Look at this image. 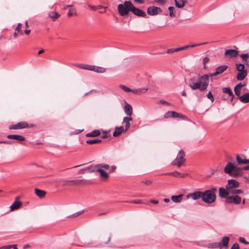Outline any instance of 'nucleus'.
Wrapping results in <instances>:
<instances>
[{"label":"nucleus","mask_w":249,"mask_h":249,"mask_svg":"<svg viewBox=\"0 0 249 249\" xmlns=\"http://www.w3.org/2000/svg\"><path fill=\"white\" fill-rule=\"evenodd\" d=\"M132 120L131 117H124L123 119V123L125 124V131H127L130 126V122Z\"/></svg>","instance_id":"5701e85b"},{"label":"nucleus","mask_w":249,"mask_h":249,"mask_svg":"<svg viewBox=\"0 0 249 249\" xmlns=\"http://www.w3.org/2000/svg\"><path fill=\"white\" fill-rule=\"evenodd\" d=\"M29 127V125L27 122H20L17 124L11 125L9 126V129H19Z\"/></svg>","instance_id":"1a4fd4ad"},{"label":"nucleus","mask_w":249,"mask_h":249,"mask_svg":"<svg viewBox=\"0 0 249 249\" xmlns=\"http://www.w3.org/2000/svg\"><path fill=\"white\" fill-rule=\"evenodd\" d=\"M141 183L145 184L147 185H150L152 184V181L150 180H146L144 181V180L141 181Z\"/></svg>","instance_id":"3c124183"},{"label":"nucleus","mask_w":249,"mask_h":249,"mask_svg":"<svg viewBox=\"0 0 249 249\" xmlns=\"http://www.w3.org/2000/svg\"><path fill=\"white\" fill-rule=\"evenodd\" d=\"M133 4L130 1H125L123 3L119 4L117 6L119 14L122 17L127 15L129 12H131Z\"/></svg>","instance_id":"7ed1b4c3"},{"label":"nucleus","mask_w":249,"mask_h":249,"mask_svg":"<svg viewBox=\"0 0 249 249\" xmlns=\"http://www.w3.org/2000/svg\"><path fill=\"white\" fill-rule=\"evenodd\" d=\"M236 160L239 165L249 163V159H246L245 156L244 155H237L236 156Z\"/></svg>","instance_id":"4468645a"},{"label":"nucleus","mask_w":249,"mask_h":249,"mask_svg":"<svg viewBox=\"0 0 249 249\" xmlns=\"http://www.w3.org/2000/svg\"><path fill=\"white\" fill-rule=\"evenodd\" d=\"M89 6L90 8H91V9H93V10H97V9H99V8H98V7H100V6H99L98 7H97V6H91V5H89Z\"/></svg>","instance_id":"0e129e2a"},{"label":"nucleus","mask_w":249,"mask_h":249,"mask_svg":"<svg viewBox=\"0 0 249 249\" xmlns=\"http://www.w3.org/2000/svg\"><path fill=\"white\" fill-rule=\"evenodd\" d=\"M234 90L235 95L240 97L241 89H238L237 88L234 87Z\"/></svg>","instance_id":"de8ad7c7"},{"label":"nucleus","mask_w":249,"mask_h":249,"mask_svg":"<svg viewBox=\"0 0 249 249\" xmlns=\"http://www.w3.org/2000/svg\"><path fill=\"white\" fill-rule=\"evenodd\" d=\"M134 1L136 2L139 3L140 4H142L144 3L143 0H134Z\"/></svg>","instance_id":"338daca9"},{"label":"nucleus","mask_w":249,"mask_h":249,"mask_svg":"<svg viewBox=\"0 0 249 249\" xmlns=\"http://www.w3.org/2000/svg\"><path fill=\"white\" fill-rule=\"evenodd\" d=\"M155 1L160 5H164L166 2V0H155Z\"/></svg>","instance_id":"5fc2aeb1"},{"label":"nucleus","mask_w":249,"mask_h":249,"mask_svg":"<svg viewBox=\"0 0 249 249\" xmlns=\"http://www.w3.org/2000/svg\"><path fill=\"white\" fill-rule=\"evenodd\" d=\"M207 97L209 99L211 102H213V101H214V97L213 96V94L212 93V92L211 91H209L207 95Z\"/></svg>","instance_id":"49530a36"},{"label":"nucleus","mask_w":249,"mask_h":249,"mask_svg":"<svg viewBox=\"0 0 249 249\" xmlns=\"http://www.w3.org/2000/svg\"><path fill=\"white\" fill-rule=\"evenodd\" d=\"M21 205V203L20 201L16 200L10 206V210L14 211L15 210H17L19 208Z\"/></svg>","instance_id":"c756f323"},{"label":"nucleus","mask_w":249,"mask_h":249,"mask_svg":"<svg viewBox=\"0 0 249 249\" xmlns=\"http://www.w3.org/2000/svg\"><path fill=\"white\" fill-rule=\"evenodd\" d=\"M228 69L227 65H222L216 68L215 71L213 73L204 74L200 77L196 82H195V78L190 79V87L193 90L199 89L201 91H204L207 89L209 83V77L216 76L224 72Z\"/></svg>","instance_id":"f257e3e1"},{"label":"nucleus","mask_w":249,"mask_h":249,"mask_svg":"<svg viewBox=\"0 0 249 249\" xmlns=\"http://www.w3.org/2000/svg\"><path fill=\"white\" fill-rule=\"evenodd\" d=\"M94 71L98 72V73H104L106 71V69L103 67H96L94 66Z\"/></svg>","instance_id":"e433bc0d"},{"label":"nucleus","mask_w":249,"mask_h":249,"mask_svg":"<svg viewBox=\"0 0 249 249\" xmlns=\"http://www.w3.org/2000/svg\"><path fill=\"white\" fill-rule=\"evenodd\" d=\"M83 211H80V212H77V213H74V214H73V215H74V216H75H75H78V215H80L81 214H82V213H83Z\"/></svg>","instance_id":"69168bd1"},{"label":"nucleus","mask_w":249,"mask_h":249,"mask_svg":"<svg viewBox=\"0 0 249 249\" xmlns=\"http://www.w3.org/2000/svg\"><path fill=\"white\" fill-rule=\"evenodd\" d=\"M101 132L99 130L95 129L90 133H88L86 135V137H95L99 136Z\"/></svg>","instance_id":"c85d7f7f"},{"label":"nucleus","mask_w":249,"mask_h":249,"mask_svg":"<svg viewBox=\"0 0 249 249\" xmlns=\"http://www.w3.org/2000/svg\"><path fill=\"white\" fill-rule=\"evenodd\" d=\"M222 90L223 93L228 94L229 96H234V94L231 89L229 87L223 88H222Z\"/></svg>","instance_id":"2f4dec72"},{"label":"nucleus","mask_w":249,"mask_h":249,"mask_svg":"<svg viewBox=\"0 0 249 249\" xmlns=\"http://www.w3.org/2000/svg\"><path fill=\"white\" fill-rule=\"evenodd\" d=\"M116 169V166L115 165H113V166H112L111 167H110V169H109V170H110V172L111 173V172H115Z\"/></svg>","instance_id":"bf43d9fd"},{"label":"nucleus","mask_w":249,"mask_h":249,"mask_svg":"<svg viewBox=\"0 0 249 249\" xmlns=\"http://www.w3.org/2000/svg\"><path fill=\"white\" fill-rule=\"evenodd\" d=\"M235 165L231 162H229L225 166L224 171L225 173L229 174L231 176L233 170L235 168Z\"/></svg>","instance_id":"2eb2a0df"},{"label":"nucleus","mask_w":249,"mask_h":249,"mask_svg":"<svg viewBox=\"0 0 249 249\" xmlns=\"http://www.w3.org/2000/svg\"><path fill=\"white\" fill-rule=\"evenodd\" d=\"M97 167L101 168V169L104 168L105 169H106V170L110 169V166L108 164H105V163L97 164Z\"/></svg>","instance_id":"58836bf2"},{"label":"nucleus","mask_w":249,"mask_h":249,"mask_svg":"<svg viewBox=\"0 0 249 249\" xmlns=\"http://www.w3.org/2000/svg\"><path fill=\"white\" fill-rule=\"evenodd\" d=\"M7 138L9 139L15 140H17V141H19V142H22V141H25V138L23 136H22L21 135H16V134L8 135L7 136Z\"/></svg>","instance_id":"a211bd4d"},{"label":"nucleus","mask_w":249,"mask_h":249,"mask_svg":"<svg viewBox=\"0 0 249 249\" xmlns=\"http://www.w3.org/2000/svg\"><path fill=\"white\" fill-rule=\"evenodd\" d=\"M35 193L40 198H44L46 194V191L37 188H35Z\"/></svg>","instance_id":"4be33fe9"},{"label":"nucleus","mask_w":249,"mask_h":249,"mask_svg":"<svg viewBox=\"0 0 249 249\" xmlns=\"http://www.w3.org/2000/svg\"><path fill=\"white\" fill-rule=\"evenodd\" d=\"M76 14V11L75 9H70L68 13V16L69 17H71L74 15H75Z\"/></svg>","instance_id":"a18cd8bd"},{"label":"nucleus","mask_w":249,"mask_h":249,"mask_svg":"<svg viewBox=\"0 0 249 249\" xmlns=\"http://www.w3.org/2000/svg\"><path fill=\"white\" fill-rule=\"evenodd\" d=\"M83 69L93 71V70H94L95 68H94V66L89 65H84V68Z\"/></svg>","instance_id":"79ce46f5"},{"label":"nucleus","mask_w":249,"mask_h":249,"mask_svg":"<svg viewBox=\"0 0 249 249\" xmlns=\"http://www.w3.org/2000/svg\"><path fill=\"white\" fill-rule=\"evenodd\" d=\"M243 172L242 171V169L240 167H238L235 166V168L233 171L231 176L236 178L238 177H240L243 175Z\"/></svg>","instance_id":"f3484780"},{"label":"nucleus","mask_w":249,"mask_h":249,"mask_svg":"<svg viewBox=\"0 0 249 249\" xmlns=\"http://www.w3.org/2000/svg\"><path fill=\"white\" fill-rule=\"evenodd\" d=\"M148 90V88H141L138 89H132L131 92L136 94H141L145 93Z\"/></svg>","instance_id":"bb28decb"},{"label":"nucleus","mask_w":249,"mask_h":249,"mask_svg":"<svg viewBox=\"0 0 249 249\" xmlns=\"http://www.w3.org/2000/svg\"><path fill=\"white\" fill-rule=\"evenodd\" d=\"M230 191L231 194H241L243 193V191L240 189L231 190Z\"/></svg>","instance_id":"ea45409f"},{"label":"nucleus","mask_w":249,"mask_h":249,"mask_svg":"<svg viewBox=\"0 0 249 249\" xmlns=\"http://www.w3.org/2000/svg\"><path fill=\"white\" fill-rule=\"evenodd\" d=\"M124 127L121 126L120 127H116L115 130L113 133L114 137H117L119 136L122 132H125Z\"/></svg>","instance_id":"412c9836"},{"label":"nucleus","mask_w":249,"mask_h":249,"mask_svg":"<svg viewBox=\"0 0 249 249\" xmlns=\"http://www.w3.org/2000/svg\"><path fill=\"white\" fill-rule=\"evenodd\" d=\"M236 69L238 72L236 76V78L239 81L243 80L247 75L248 71L245 68V65L243 64H236Z\"/></svg>","instance_id":"20e7f679"},{"label":"nucleus","mask_w":249,"mask_h":249,"mask_svg":"<svg viewBox=\"0 0 249 249\" xmlns=\"http://www.w3.org/2000/svg\"><path fill=\"white\" fill-rule=\"evenodd\" d=\"M130 203H133L135 204H142L143 203L142 200L141 199H138L135 200H132L130 201Z\"/></svg>","instance_id":"864d4df0"},{"label":"nucleus","mask_w":249,"mask_h":249,"mask_svg":"<svg viewBox=\"0 0 249 249\" xmlns=\"http://www.w3.org/2000/svg\"><path fill=\"white\" fill-rule=\"evenodd\" d=\"M230 194V191L223 188H220L219 189V196L221 198H227Z\"/></svg>","instance_id":"6ab92c4d"},{"label":"nucleus","mask_w":249,"mask_h":249,"mask_svg":"<svg viewBox=\"0 0 249 249\" xmlns=\"http://www.w3.org/2000/svg\"><path fill=\"white\" fill-rule=\"evenodd\" d=\"M87 181L84 179H74L65 181L63 186L77 185L79 183H86Z\"/></svg>","instance_id":"9d476101"},{"label":"nucleus","mask_w":249,"mask_h":249,"mask_svg":"<svg viewBox=\"0 0 249 249\" xmlns=\"http://www.w3.org/2000/svg\"><path fill=\"white\" fill-rule=\"evenodd\" d=\"M158 103L159 104L161 103V104H162L164 105H169V104L167 102L164 101V100L159 101Z\"/></svg>","instance_id":"680f3d73"},{"label":"nucleus","mask_w":249,"mask_h":249,"mask_svg":"<svg viewBox=\"0 0 249 249\" xmlns=\"http://www.w3.org/2000/svg\"><path fill=\"white\" fill-rule=\"evenodd\" d=\"M172 118H178L179 120H185L187 117L183 114L172 111Z\"/></svg>","instance_id":"b1692460"},{"label":"nucleus","mask_w":249,"mask_h":249,"mask_svg":"<svg viewBox=\"0 0 249 249\" xmlns=\"http://www.w3.org/2000/svg\"><path fill=\"white\" fill-rule=\"evenodd\" d=\"M239 241L240 242H241V243H244V244H246V245H248V244H249V242H248V241H247L246 240L245 238H244V237H239Z\"/></svg>","instance_id":"8fccbe9b"},{"label":"nucleus","mask_w":249,"mask_h":249,"mask_svg":"<svg viewBox=\"0 0 249 249\" xmlns=\"http://www.w3.org/2000/svg\"><path fill=\"white\" fill-rule=\"evenodd\" d=\"M171 117V111H168L166 114L164 115V118L167 119Z\"/></svg>","instance_id":"603ef678"},{"label":"nucleus","mask_w":249,"mask_h":249,"mask_svg":"<svg viewBox=\"0 0 249 249\" xmlns=\"http://www.w3.org/2000/svg\"><path fill=\"white\" fill-rule=\"evenodd\" d=\"M202 192L196 191L193 193H189L187 196V198H191L194 200H197L199 198L202 199Z\"/></svg>","instance_id":"f8f14e48"},{"label":"nucleus","mask_w":249,"mask_h":249,"mask_svg":"<svg viewBox=\"0 0 249 249\" xmlns=\"http://www.w3.org/2000/svg\"><path fill=\"white\" fill-rule=\"evenodd\" d=\"M228 184L226 185V188L228 191L235 189L239 186V183L235 179H229Z\"/></svg>","instance_id":"6e6552de"},{"label":"nucleus","mask_w":249,"mask_h":249,"mask_svg":"<svg viewBox=\"0 0 249 249\" xmlns=\"http://www.w3.org/2000/svg\"><path fill=\"white\" fill-rule=\"evenodd\" d=\"M221 246V243H213L209 244L207 247L209 249H216L220 248Z\"/></svg>","instance_id":"72a5a7b5"},{"label":"nucleus","mask_w":249,"mask_h":249,"mask_svg":"<svg viewBox=\"0 0 249 249\" xmlns=\"http://www.w3.org/2000/svg\"><path fill=\"white\" fill-rule=\"evenodd\" d=\"M226 202L228 204H239L241 202V197L237 195L229 196L226 198Z\"/></svg>","instance_id":"423d86ee"},{"label":"nucleus","mask_w":249,"mask_h":249,"mask_svg":"<svg viewBox=\"0 0 249 249\" xmlns=\"http://www.w3.org/2000/svg\"><path fill=\"white\" fill-rule=\"evenodd\" d=\"M135 15L142 18H145L147 16L146 13L142 11V10L136 8L133 5V7L132 8L131 11Z\"/></svg>","instance_id":"ddd939ff"},{"label":"nucleus","mask_w":249,"mask_h":249,"mask_svg":"<svg viewBox=\"0 0 249 249\" xmlns=\"http://www.w3.org/2000/svg\"><path fill=\"white\" fill-rule=\"evenodd\" d=\"M225 55L228 58L235 57L238 55V51L233 49L226 50Z\"/></svg>","instance_id":"dca6fc26"},{"label":"nucleus","mask_w":249,"mask_h":249,"mask_svg":"<svg viewBox=\"0 0 249 249\" xmlns=\"http://www.w3.org/2000/svg\"><path fill=\"white\" fill-rule=\"evenodd\" d=\"M230 241V238L228 237L225 236L222 239V245L223 247L227 248Z\"/></svg>","instance_id":"c9c22d12"},{"label":"nucleus","mask_w":249,"mask_h":249,"mask_svg":"<svg viewBox=\"0 0 249 249\" xmlns=\"http://www.w3.org/2000/svg\"><path fill=\"white\" fill-rule=\"evenodd\" d=\"M162 12L161 9L155 6H150L147 9V13L149 15L155 16Z\"/></svg>","instance_id":"0eeeda50"},{"label":"nucleus","mask_w":249,"mask_h":249,"mask_svg":"<svg viewBox=\"0 0 249 249\" xmlns=\"http://www.w3.org/2000/svg\"><path fill=\"white\" fill-rule=\"evenodd\" d=\"M231 249H239V245L238 243H234L231 247Z\"/></svg>","instance_id":"6e6d98bb"},{"label":"nucleus","mask_w":249,"mask_h":249,"mask_svg":"<svg viewBox=\"0 0 249 249\" xmlns=\"http://www.w3.org/2000/svg\"><path fill=\"white\" fill-rule=\"evenodd\" d=\"M124 111L127 115L130 117L132 114V107L131 106L126 103L124 107Z\"/></svg>","instance_id":"aec40b11"},{"label":"nucleus","mask_w":249,"mask_h":249,"mask_svg":"<svg viewBox=\"0 0 249 249\" xmlns=\"http://www.w3.org/2000/svg\"><path fill=\"white\" fill-rule=\"evenodd\" d=\"M74 65L80 69H83L84 68V65L82 64H74Z\"/></svg>","instance_id":"052dcab7"},{"label":"nucleus","mask_w":249,"mask_h":249,"mask_svg":"<svg viewBox=\"0 0 249 249\" xmlns=\"http://www.w3.org/2000/svg\"><path fill=\"white\" fill-rule=\"evenodd\" d=\"M98 168L97 167V165H96L95 166H89L87 168L89 171L90 173L94 172L95 171L97 172Z\"/></svg>","instance_id":"37998d69"},{"label":"nucleus","mask_w":249,"mask_h":249,"mask_svg":"<svg viewBox=\"0 0 249 249\" xmlns=\"http://www.w3.org/2000/svg\"><path fill=\"white\" fill-rule=\"evenodd\" d=\"M120 87L121 89L125 92H131L132 91V89H130V88L123 85H120Z\"/></svg>","instance_id":"c03bdc74"},{"label":"nucleus","mask_w":249,"mask_h":249,"mask_svg":"<svg viewBox=\"0 0 249 249\" xmlns=\"http://www.w3.org/2000/svg\"><path fill=\"white\" fill-rule=\"evenodd\" d=\"M210 60V59L209 57H205L204 58H203V64L204 65H205L207 63H208V62Z\"/></svg>","instance_id":"4d7b16f0"},{"label":"nucleus","mask_w":249,"mask_h":249,"mask_svg":"<svg viewBox=\"0 0 249 249\" xmlns=\"http://www.w3.org/2000/svg\"><path fill=\"white\" fill-rule=\"evenodd\" d=\"M21 26H22V24L21 23H18V26H17V28L15 29L16 31H17L18 33H20V34H22V33L21 32Z\"/></svg>","instance_id":"09e8293b"},{"label":"nucleus","mask_w":249,"mask_h":249,"mask_svg":"<svg viewBox=\"0 0 249 249\" xmlns=\"http://www.w3.org/2000/svg\"><path fill=\"white\" fill-rule=\"evenodd\" d=\"M244 86V85H243L242 83H239V84H238L237 85H236L235 86V87H236V88H237L238 89H241V88H242V87H243Z\"/></svg>","instance_id":"e2e57ef3"},{"label":"nucleus","mask_w":249,"mask_h":249,"mask_svg":"<svg viewBox=\"0 0 249 249\" xmlns=\"http://www.w3.org/2000/svg\"><path fill=\"white\" fill-rule=\"evenodd\" d=\"M216 191L217 189L215 187H213L211 189L202 192V200L208 204L214 203L216 199L215 194Z\"/></svg>","instance_id":"f03ea898"},{"label":"nucleus","mask_w":249,"mask_h":249,"mask_svg":"<svg viewBox=\"0 0 249 249\" xmlns=\"http://www.w3.org/2000/svg\"><path fill=\"white\" fill-rule=\"evenodd\" d=\"M184 195L180 194L178 196H172V201L175 203H180L182 201Z\"/></svg>","instance_id":"cd10ccee"},{"label":"nucleus","mask_w":249,"mask_h":249,"mask_svg":"<svg viewBox=\"0 0 249 249\" xmlns=\"http://www.w3.org/2000/svg\"><path fill=\"white\" fill-rule=\"evenodd\" d=\"M97 172L100 173V177L105 179H107L108 178L109 176L107 173L103 169L98 168Z\"/></svg>","instance_id":"7c9ffc66"},{"label":"nucleus","mask_w":249,"mask_h":249,"mask_svg":"<svg viewBox=\"0 0 249 249\" xmlns=\"http://www.w3.org/2000/svg\"><path fill=\"white\" fill-rule=\"evenodd\" d=\"M60 15L56 12H51L49 14V17L51 18L53 21L60 17Z\"/></svg>","instance_id":"473e14b6"},{"label":"nucleus","mask_w":249,"mask_h":249,"mask_svg":"<svg viewBox=\"0 0 249 249\" xmlns=\"http://www.w3.org/2000/svg\"><path fill=\"white\" fill-rule=\"evenodd\" d=\"M150 202L155 204H157L159 203V201L157 200H151Z\"/></svg>","instance_id":"774afa93"},{"label":"nucleus","mask_w":249,"mask_h":249,"mask_svg":"<svg viewBox=\"0 0 249 249\" xmlns=\"http://www.w3.org/2000/svg\"><path fill=\"white\" fill-rule=\"evenodd\" d=\"M185 156V152L180 150L178 153L176 159L172 161V165L177 166L178 167L183 165L186 161Z\"/></svg>","instance_id":"39448f33"},{"label":"nucleus","mask_w":249,"mask_h":249,"mask_svg":"<svg viewBox=\"0 0 249 249\" xmlns=\"http://www.w3.org/2000/svg\"><path fill=\"white\" fill-rule=\"evenodd\" d=\"M240 57L242 58L243 61L247 63L249 58V53H242L240 55Z\"/></svg>","instance_id":"a19ab883"},{"label":"nucleus","mask_w":249,"mask_h":249,"mask_svg":"<svg viewBox=\"0 0 249 249\" xmlns=\"http://www.w3.org/2000/svg\"><path fill=\"white\" fill-rule=\"evenodd\" d=\"M102 142L101 139H94V140H89L86 141V143L89 144H93L95 143H98Z\"/></svg>","instance_id":"4c0bfd02"},{"label":"nucleus","mask_w":249,"mask_h":249,"mask_svg":"<svg viewBox=\"0 0 249 249\" xmlns=\"http://www.w3.org/2000/svg\"><path fill=\"white\" fill-rule=\"evenodd\" d=\"M176 5L178 8H182L185 5L184 0H175Z\"/></svg>","instance_id":"f704fd0d"},{"label":"nucleus","mask_w":249,"mask_h":249,"mask_svg":"<svg viewBox=\"0 0 249 249\" xmlns=\"http://www.w3.org/2000/svg\"><path fill=\"white\" fill-rule=\"evenodd\" d=\"M188 176L187 173H182L178 171H172V177L178 178H183Z\"/></svg>","instance_id":"a878e982"},{"label":"nucleus","mask_w":249,"mask_h":249,"mask_svg":"<svg viewBox=\"0 0 249 249\" xmlns=\"http://www.w3.org/2000/svg\"><path fill=\"white\" fill-rule=\"evenodd\" d=\"M240 101L243 103L249 102V92L244 93L239 97Z\"/></svg>","instance_id":"393cba45"},{"label":"nucleus","mask_w":249,"mask_h":249,"mask_svg":"<svg viewBox=\"0 0 249 249\" xmlns=\"http://www.w3.org/2000/svg\"><path fill=\"white\" fill-rule=\"evenodd\" d=\"M207 44V42H203V43H201L195 44H194L192 45H186L185 46L178 48H172V53H175V52H177L178 51H182V50H184L187 49L189 48H193V47H195L196 46H200V45H204V44Z\"/></svg>","instance_id":"9b49d317"},{"label":"nucleus","mask_w":249,"mask_h":249,"mask_svg":"<svg viewBox=\"0 0 249 249\" xmlns=\"http://www.w3.org/2000/svg\"><path fill=\"white\" fill-rule=\"evenodd\" d=\"M12 248L11 245L3 246L0 248V249H10Z\"/></svg>","instance_id":"13d9d810"}]
</instances>
